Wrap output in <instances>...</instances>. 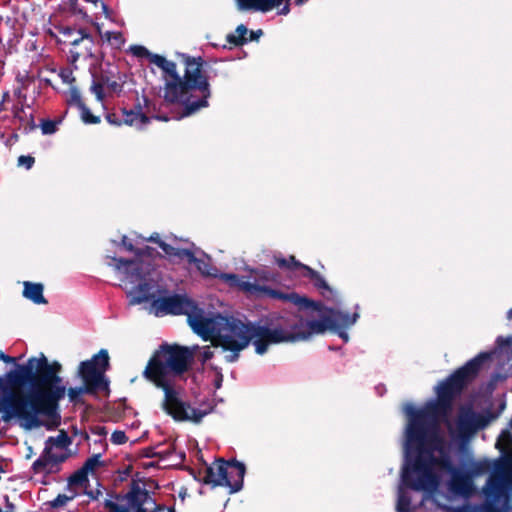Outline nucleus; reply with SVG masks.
Instances as JSON below:
<instances>
[{
    "instance_id": "1",
    "label": "nucleus",
    "mask_w": 512,
    "mask_h": 512,
    "mask_svg": "<svg viewBox=\"0 0 512 512\" xmlns=\"http://www.w3.org/2000/svg\"><path fill=\"white\" fill-rule=\"evenodd\" d=\"M497 347L492 352L480 353L436 387L437 399L431 400L421 409L412 404L403 408L408 417L405 429L404 464L398 486L397 512H410V497L407 488L433 493L440 484V473L449 474L447 489L454 495L468 497L475 491L474 478L490 470L488 460L467 457L456 467L447 451L440 426L445 424L452 437L467 439L479 429L486 427L497 415L482 414L462 407L455 426L449 420L453 400L465 385L476 376L483 364L495 354L512 359V336L498 337Z\"/></svg>"
},
{
    "instance_id": "2",
    "label": "nucleus",
    "mask_w": 512,
    "mask_h": 512,
    "mask_svg": "<svg viewBox=\"0 0 512 512\" xmlns=\"http://www.w3.org/2000/svg\"><path fill=\"white\" fill-rule=\"evenodd\" d=\"M113 263H109L120 273L122 281L137 284L127 292L131 305L140 304L153 300L150 305V312L157 317L167 314L187 316L188 323L192 330L205 341L210 340L214 347H220L222 339V328L225 326L226 317L219 314L208 317L203 309L199 308L186 295L165 296L166 290L151 278L150 263H146L137 257L134 260H124L112 257Z\"/></svg>"
},
{
    "instance_id": "3",
    "label": "nucleus",
    "mask_w": 512,
    "mask_h": 512,
    "mask_svg": "<svg viewBox=\"0 0 512 512\" xmlns=\"http://www.w3.org/2000/svg\"><path fill=\"white\" fill-rule=\"evenodd\" d=\"M60 370L58 362L49 363L43 354L30 358L20 370L22 382L28 385L26 394L11 392L0 399L3 420L17 419L21 427L31 430L43 425L40 416L55 417L58 402L66 394Z\"/></svg>"
},
{
    "instance_id": "4",
    "label": "nucleus",
    "mask_w": 512,
    "mask_h": 512,
    "mask_svg": "<svg viewBox=\"0 0 512 512\" xmlns=\"http://www.w3.org/2000/svg\"><path fill=\"white\" fill-rule=\"evenodd\" d=\"M198 346L163 345L148 362L143 375L164 392L163 410L176 421L199 423L213 410L210 402L191 404L177 381L188 369Z\"/></svg>"
},
{
    "instance_id": "5",
    "label": "nucleus",
    "mask_w": 512,
    "mask_h": 512,
    "mask_svg": "<svg viewBox=\"0 0 512 512\" xmlns=\"http://www.w3.org/2000/svg\"><path fill=\"white\" fill-rule=\"evenodd\" d=\"M304 336L301 317L295 314L273 316L266 321L254 323L226 317L220 347L224 352H229L225 359L232 363L238 360L240 352L250 342L255 352L263 355L270 345L300 342Z\"/></svg>"
},
{
    "instance_id": "6",
    "label": "nucleus",
    "mask_w": 512,
    "mask_h": 512,
    "mask_svg": "<svg viewBox=\"0 0 512 512\" xmlns=\"http://www.w3.org/2000/svg\"><path fill=\"white\" fill-rule=\"evenodd\" d=\"M165 73L164 98L170 103H182L184 116H189L208 106L210 85L202 69L201 58L187 59L184 78L181 79L176 64L166 60L160 68Z\"/></svg>"
},
{
    "instance_id": "7",
    "label": "nucleus",
    "mask_w": 512,
    "mask_h": 512,
    "mask_svg": "<svg viewBox=\"0 0 512 512\" xmlns=\"http://www.w3.org/2000/svg\"><path fill=\"white\" fill-rule=\"evenodd\" d=\"M221 277L229 287L237 288L251 296L284 297L282 293L269 287L270 283H278L279 277L277 273L267 268L251 269L250 276L247 278L239 277L237 274H223Z\"/></svg>"
},
{
    "instance_id": "8",
    "label": "nucleus",
    "mask_w": 512,
    "mask_h": 512,
    "mask_svg": "<svg viewBox=\"0 0 512 512\" xmlns=\"http://www.w3.org/2000/svg\"><path fill=\"white\" fill-rule=\"evenodd\" d=\"M359 314L357 312L352 315L340 310L325 308L321 311V318L305 321L301 318V327L304 332L303 341L308 340L314 334H322L326 330L336 332L344 342H348L349 336L346 329L353 326Z\"/></svg>"
},
{
    "instance_id": "9",
    "label": "nucleus",
    "mask_w": 512,
    "mask_h": 512,
    "mask_svg": "<svg viewBox=\"0 0 512 512\" xmlns=\"http://www.w3.org/2000/svg\"><path fill=\"white\" fill-rule=\"evenodd\" d=\"M105 508L109 512H158L164 510L158 505L149 492L139 485H133L125 495H116L105 500Z\"/></svg>"
},
{
    "instance_id": "10",
    "label": "nucleus",
    "mask_w": 512,
    "mask_h": 512,
    "mask_svg": "<svg viewBox=\"0 0 512 512\" xmlns=\"http://www.w3.org/2000/svg\"><path fill=\"white\" fill-rule=\"evenodd\" d=\"M245 471V465L241 462L220 459L205 469L204 482L228 487L230 493H235L243 487Z\"/></svg>"
},
{
    "instance_id": "11",
    "label": "nucleus",
    "mask_w": 512,
    "mask_h": 512,
    "mask_svg": "<svg viewBox=\"0 0 512 512\" xmlns=\"http://www.w3.org/2000/svg\"><path fill=\"white\" fill-rule=\"evenodd\" d=\"M148 240L157 243L163 250V252L170 258L186 260L190 264H195L197 270L203 276L219 278L220 280H222L221 275H223L224 273H220L218 269L212 265L210 258L208 256L205 255V258H197L195 256L194 250H196V248L194 247V245H192L193 249L174 246L164 241H161L157 233L151 235Z\"/></svg>"
},
{
    "instance_id": "12",
    "label": "nucleus",
    "mask_w": 512,
    "mask_h": 512,
    "mask_svg": "<svg viewBox=\"0 0 512 512\" xmlns=\"http://www.w3.org/2000/svg\"><path fill=\"white\" fill-rule=\"evenodd\" d=\"M108 366L109 355L105 349H101L90 360L80 363L78 373L87 390H105L108 388V382L104 377Z\"/></svg>"
},
{
    "instance_id": "13",
    "label": "nucleus",
    "mask_w": 512,
    "mask_h": 512,
    "mask_svg": "<svg viewBox=\"0 0 512 512\" xmlns=\"http://www.w3.org/2000/svg\"><path fill=\"white\" fill-rule=\"evenodd\" d=\"M484 493L494 502L508 506L512 493V475L506 472L492 474L484 487Z\"/></svg>"
},
{
    "instance_id": "14",
    "label": "nucleus",
    "mask_w": 512,
    "mask_h": 512,
    "mask_svg": "<svg viewBox=\"0 0 512 512\" xmlns=\"http://www.w3.org/2000/svg\"><path fill=\"white\" fill-rule=\"evenodd\" d=\"M68 457V451L45 445L42 455L33 463L35 473H50Z\"/></svg>"
},
{
    "instance_id": "15",
    "label": "nucleus",
    "mask_w": 512,
    "mask_h": 512,
    "mask_svg": "<svg viewBox=\"0 0 512 512\" xmlns=\"http://www.w3.org/2000/svg\"><path fill=\"white\" fill-rule=\"evenodd\" d=\"M94 40L90 34L84 32L78 36V40L72 41L69 49V61L76 63L80 59H86L93 56Z\"/></svg>"
},
{
    "instance_id": "16",
    "label": "nucleus",
    "mask_w": 512,
    "mask_h": 512,
    "mask_svg": "<svg viewBox=\"0 0 512 512\" xmlns=\"http://www.w3.org/2000/svg\"><path fill=\"white\" fill-rule=\"evenodd\" d=\"M275 262L281 268H287L289 270L301 269L304 271V275L315 281V284L319 287L327 288L325 280L312 268L298 262L294 256L284 258L275 256Z\"/></svg>"
},
{
    "instance_id": "17",
    "label": "nucleus",
    "mask_w": 512,
    "mask_h": 512,
    "mask_svg": "<svg viewBox=\"0 0 512 512\" xmlns=\"http://www.w3.org/2000/svg\"><path fill=\"white\" fill-rule=\"evenodd\" d=\"M285 0H237L240 10L267 12L280 6Z\"/></svg>"
},
{
    "instance_id": "18",
    "label": "nucleus",
    "mask_w": 512,
    "mask_h": 512,
    "mask_svg": "<svg viewBox=\"0 0 512 512\" xmlns=\"http://www.w3.org/2000/svg\"><path fill=\"white\" fill-rule=\"evenodd\" d=\"M23 295L35 304H46L47 301L43 296V285L39 283L24 282Z\"/></svg>"
},
{
    "instance_id": "19",
    "label": "nucleus",
    "mask_w": 512,
    "mask_h": 512,
    "mask_svg": "<svg viewBox=\"0 0 512 512\" xmlns=\"http://www.w3.org/2000/svg\"><path fill=\"white\" fill-rule=\"evenodd\" d=\"M122 120L123 124L136 126L138 128L144 127L149 122V118L139 110H124Z\"/></svg>"
},
{
    "instance_id": "20",
    "label": "nucleus",
    "mask_w": 512,
    "mask_h": 512,
    "mask_svg": "<svg viewBox=\"0 0 512 512\" xmlns=\"http://www.w3.org/2000/svg\"><path fill=\"white\" fill-rule=\"evenodd\" d=\"M70 444L71 440L67 433L61 431L56 437H49L45 445L68 451Z\"/></svg>"
},
{
    "instance_id": "21",
    "label": "nucleus",
    "mask_w": 512,
    "mask_h": 512,
    "mask_svg": "<svg viewBox=\"0 0 512 512\" xmlns=\"http://www.w3.org/2000/svg\"><path fill=\"white\" fill-rule=\"evenodd\" d=\"M88 482V473L83 469H79L68 480V485L71 489H84Z\"/></svg>"
},
{
    "instance_id": "22",
    "label": "nucleus",
    "mask_w": 512,
    "mask_h": 512,
    "mask_svg": "<svg viewBox=\"0 0 512 512\" xmlns=\"http://www.w3.org/2000/svg\"><path fill=\"white\" fill-rule=\"evenodd\" d=\"M453 512H501V511L495 509L490 504H486V503H483V504L466 503L460 507L455 508Z\"/></svg>"
},
{
    "instance_id": "23",
    "label": "nucleus",
    "mask_w": 512,
    "mask_h": 512,
    "mask_svg": "<svg viewBox=\"0 0 512 512\" xmlns=\"http://www.w3.org/2000/svg\"><path fill=\"white\" fill-rule=\"evenodd\" d=\"M100 35L102 40L108 42L109 44L117 48L121 47L125 41L122 33L118 31H100Z\"/></svg>"
},
{
    "instance_id": "24",
    "label": "nucleus",
    "mask_w": 512,
    "mask_h": 512,
    "mask_svg": "<svg viewBox=\"0 0 512 512\" xmlns=\"http://www.w3.org/2000/svg\"><path fill=\"white\" fill-rule=\"evenodd\" d=\"M84 32H85V30H83V29L77 30V29H74V28H71V27H62L60 29V33L64 37L62 42L64 44H67V45H70V46H72V41L73 40H78V36H81Z\"/></svg>"
},
{
    "instance_id": "25",
    "label": "nucleus",
    "mask_w": 512,
    "mask_h": 512,
    "mask_svg": "<svg viewBox=\"0 0 512 512\" xmlns=\"http://www.w3.org/2000/svg\"><path fill=\"white\" fill-rule=\"evenodd\" d=\"M247 32H248L247 27L244 26L243 24H241L236 28L235 33L229 34L227 36V40L230 44H234V45L243 44L244 42H246L245 36H246Z\"/></svg>"
},
{
    "instance_id": "26",
    "label": "nucleus",
    "mask_w": 512,
    "mask_h": 512,
    "mask_svg": "<svg viewBox=\"0 0 512 512\" xmlns=\"http://www.w3.org/2000/svg\"><path fill=\"white\" fill-rule=\"evenodd\" d=\"M60 123V119H42L39 124V127L43 135H52L58 130V126Z\"/></svg>"
},
{
    "instance_id": "27",
    "label": "nucleus",
    "mask_w": 512,
    "mask_h": 512,
    "mask_svg": "<svg viewBox=\"0 0 512 512\" xmlns=\"http://www.w3.org/2000/svg\"><path fill=\"white\" fill-rule=\"evenodd\" d=\"M81 109V118L84 123L86 124H96L100 122V118L97 116H94L90 109L87 108L84 104L80 106Z\"/></svg>"
},
{
    "instance_id": "28",
    "label": "nucleus",
    "mask_w": 512,
    "mask_h": 512,
    "mask_svg": "<svg viewBox=\"0 0 512 512\" xmlns=\"http://www.w3.org/2000/svg\"><path fill=\"white\" fill-rule=\"evenodd\" d=\"M512 444V434L509 429L503 430L497 440V446L507 448Z\"/></svg>"
},
{
    "instance_id": "29",
    "label": "nucleus",
    "mask_w": 512,
    "mask_h": 512,
    "mask_svg": "<svg viewBox=\"0 0 512 512\" xmlns=\"http://www.w3.org/2000/svg\"><path fill=\"white\" fill-rule=\"evenodd\" d=\"M100 463V455H94L86 460L82 468L89 474L99 467Z\"/></svg>"
},
{
    "instance_id": "30",
    "label": "nucleus",
    "mask_w": 512,
    "mask_h": 512,
    "mask_svg": "<svg viewBox=\"0 0 512 512\" xmlns=\"http://www.w3.org/2000/svg\"><path fill=\"white\" fill-rule=\"evenodd\" d=\"M128 441L124 431L116 430L111 435V442L115 445H122Z\"/></svg>"
},
{
    "instance_id": "31",
    "label": "nucleus",
    "mask_w": 512,
    "mask_h": 512,
    "mask_svg": "<svg viewBox=\"0 0 512 512\" xmlns=\"http://www.w3.org/2000/svg\"><path fill=\"white\" fill-rule=\"evenodd\" d=\"M130 51L134 56L145 57L147 59L151 54V52L146 47L141 45L131 46Z\"/></svg>"
},
{
    "instance_id": "32",
    "label": "nucleus",
    "mask_w": 512,
    "mask_h": 512,
    "mask_svg": "<svg viewBox=\"0 0 512 512\" xmlns=\"http://www.w3.org/2000/svg\"><path fill=\"white\" fill-rule=\"evenodd\" d=\"M75 496V493L71 496L67 495H58L53 501H51V506L54 508L64 506L68 501L72 500Z\"/></svg>"
},
{
    "instance_id": "33",
    "label": "nucleus",
    "mask_w": 512,
    "mask_h": 512,
    "mask_svg": "<svg viewBox=\"0 0 512 512\" xmlns=\"http://www.w3.org/2000/svg\"><path fill=\"white\" fill-rule=\"evenodd\" d=\"M85 391H88L85 387H73L68 389V397L70 401H76Z\"/></svg>"
},
{
    "instance_id": "34",
    "label": "nucleus",
    "mask_w": 512,
    "mask_h": 512,
    "mask_svg": "<svg viewBox=\"0 0 512 512\" xmlns=\"http://www.w3.org/2000/svg\"><path fill=\"white\" fill-rule=\"evenodd\" d=\"M122 245L127 251L134 252L137 256L141 255L140 249L136 248L127 236H123Z\"/></svg>"
},
{
    "instance_id": "35",
    "label": "nucleus",
    "mask_w": 512,
    "mask_h": 512,
    "mask_svg": "<svg viewBox=\"0 0 512 512\" xmlns=\"http://www.w3.org/2000/svg\"><path fill=\"white\" fill-rule=\"evenodd\" d=\"M148 60H149L150 63L156 65L159 68H161L164 65V63H165V61L167 59L165 57L161 56V55L151 53L150 56L148 57Z\"/></svg>"
},
{
    "instance_id": "36",
    "label": "nucleus",
    "mask_w": 512,
    "mask_h": 512,
    "mask_svg": "<svg viewBox=\"0 0 512 512\" xmlns=\"http://www.w3.org/2000/svg\"><path fill=\"white\" fill-rule=\"evenodd\" d=\"M91 432L94 434V435H97L100 437V441L102 439H105V437L107 436L108 434V431L106 429L105 426H101V425H97V426H94L92 429H91Z\"/></svg>"
},
{
    "instance_id": "37",
    "label": "nucleus",
    "mask_w": 512,
    "mask_h": 512,
    "mask_svg": "<svg viewBox=\"0 0 512 512\" xmlns=\"http://www.w3.org/2000/svg\"><path fill=\"white\" fill-rule=\"evenodd\" d=\"M59 76L64 83L71 84L74 81L73 73L68 69L62 70Z\"/></svg>"
},
{
    "instance_id": "38",
    "label": "nucleus",
    "mask_w": 512,
    "mask_h": 512,
    "mask_svg": "<svg viewBox=\"0 0 512 512\" xmlns=\"http://www.w3.org/2000/svg\"><path fill=\"white\" fill-rule=\"evenodd\" d=\"M70 96H71V101H73L74 103H76L79 107L81 105H83L82 101H81V95H80V92L76 89V88H71L70 90Z\"/></svg>"
},
{
    "instance_id": "39",
    "label": "nucleus",
    "mask_w": 512,
    "mask_h": 512,
    "mask_svg": "<svg viewBox=\"0 0 512 512\" xmlns=\"http://www.w3.org/2000/svg\"><path fill=\"white\" fill-rule=\"evenodd\" d=\"M91 89L93 93H95V95L97 96V99L101 101L103 98V86L99 83H94Z\"/></svg>"
},
{
    "instance_id": "40",
    "label": "nucleus",
    "mask_w": 512,
    "mask_h": 512,
    "mask_svg": "<svg viewBox=\"0 0 512 512\" xmlns=\"http://www.w3.org/2000/svg\"><path fill=\"white\" fill-rule=\"evenodd\" d=\"M106 119L110 124H114V125L123 124L122 118L120 119L116 114H107Z\"/></svg>"
},
{
    "instance_id": "41",
    "label": "nucleus",
    "mask_w": 512,
    "mask_h": 512,
    "mask_svg": "<svg viewBox=\"0 0 512 512\" xmlns=\"http://www.w3.org/2000/svg\"><path fill=\"white\" fill-rule=\"evenodd\" d=\"M222 381H223V375L222 373L217 369L215 368V380H214V385H215V388L216 389H219L222 385Z\"/></svg>"
},
{
    "instance_id": "42",
    "label": "nucleus",
    "mask_w": 512,
    "mask_h": 512,
    "mask_svg": "<svg viewBox=\"0 0 512 512\" xmlns=\"http://www.w3.org/2000/svg\"><path fill=\"white\" fill-rule=\"evenodd\" d=\"M213 357V351L209 346H206L203 348L202 351V360L203 362H206L207 360L211 359Z\"/></svg>"
},
{
    "instance_id": "43",
    "label": "nucleus",
    "mask_w": 512,
    "mask_h": 512,
    "mask_svg": "<svg viewBox=\"0 0 512 512\" xmlns=\"http://www.w3.org/2000/svg\"><path fill=\"white\" fill-rule=\"evenodd\" d=\"M0 360L6 362V363H13L14 362V358L8 356V355H5L2 351H0Z\"/></svg>"
},
{
    "instance_id": "44",
    "label": "nucleus",
    "mask_w": 512,
    "mask_h": 512,
    "mask_svg": "<svg viewBox=\"0 0 512 512\" xmlns=\"http://www.w3.org/2000/svg\"><path fill=\"white\" fill-rule=\"evenodd\" d=\"M68 4L71 10L74 12L77 10L78 0H68Z\"/></svg>"
},
{
    "instance_id": "45",
    "label": "nucleus",
    "mask_w": 512,
    "mask_h": 512,
    "mask_svg": "<svg viewBox=\"0 0 512 512\" xmlns=\"http://www.w3.org/2000/svg\"><path fill=\"white\" fill-rule=\"evenodd\" d=\"M34 162H18L19 166H23L26 170H30L32 168Z\"/></svg>"
},
{
    "instance_id": "46",
    "label": "nucleus",
    "mask_w": 512,
    "mask_h": 512,
    "mask_svg": "<svg viewBox=\"0 0 512 512\" xmlns=\"http://www.w3.org/2000/svg\"><path fill=\"white\" fill-rule=\"evenodd\" d=\"M18 160L19 161H22V160H34V158H32L31 156L21 155V156L18 157Z\"/></svg>"
},
{
    "instance_id": "47",
    "label": "nucleus",
    "mask_w": 512,
    "mask_h": 512,
    "mask_svg": "<svg viewBox=\"0 0 512 512\" xmlns=\"http://www.w3.org/2000/svg\"><path fill=\"white\" fill-rule=\"evenodd\" d=\"M505 407H506L505 402L501 400L499 403V413H501L505 409Z\"/></svg>"
},
{
    "instance_id": "48",
    "label": "nucleus",
    "mask_w": 512,
    "mask_h": 512,
    "mask_svg": "<svg viewBox=\"0 0 512 512\" xmlns=\"http://www.w3.org/2000/svg\"><path fill=\"white\" fill-rule=\"evenodd\" d=\"M101 7L103 9V12L108 16V7L105 3L101 2Z\"/></svg>"
},
{
    "instance_id": "49",
    "label": "nucleus",
    "mask_w": 512,
    "mask_h": 512,
    "mask_svg": "<svg viewBox=\"0 0 512 512\" xmlns=\"http://www.w3.org/2000/svg\"><path fill=\"white\" fill-rule=\"evenodd\" d=\"M84 1H85V2H87V3H91V4H93L94 6H97V5H98V2H99V0H84Z\"/></svg>"
},
{
    "instance_id": "50",
    "label": "nucleus",
    "mask_w": 512,
    "mask_h": 512,
    "mask_svg": "<svg viewBox=\"0 0 512 512\" xmlns=\"http://www.w3.org/2000/svg\"><path fill=\"white\" fill-rule=\"evenodd\" d=\"M288 12H289V8H288V6L286 5V6H284V7L282 8V10H281V14H287Z\"/></svg>"
},
{
    "instance_id": "51",
    "label": "nucleus",
    "mask_w": 512,
    "mask_h": 512,
    "mask_svg": "<svg viewBox=\"0 0 512 512\" xmlns=\"http://www.w3.org/2000/svg\"><path fill=\"white\" fill-rule=\"evenodd\" d=\"M376 389H377V391H378V393H379L380 395H382V394H383V392L385 391V388H384L383 386H381V387L379 386V387H377Z\"/></svg>"
},
{
    "instance_id": "52",
    "label": "nucleus",
    "mask_w": 512,
    "mask_h": 512,
    "mask_svg": "<svg viewBox=\"0 0 512 512\" xmlns=\"http://www.w3.org/2000/svg\"><path fill=\"white\" fill-rule=\"evenodd\" d=\"M508 319L512 320V308L507 313Z\"/></svg>"
},
{
    "instance_id": "53",
    "label": "nucleus",
    "mask_w": 512,
    "mask_h": 512,
    "mask_svg": "<svg viewBox=\"0 0 512 512\" xmlns=\"http://www.w3.org/2000/svg\"><path fill=\"white\" fill-rule=\"evenodd\" d=\"M305 2H306V0H296L297 5H302Z\"/></svg>"
},
{
    "instance_id": "54",
    "label": "nucleus",
    "mask_w": 512,
    "mask_h": 512,
    "mask_svg": "<svg viewBox=\"0 0 512 512\" xmlns=\"http://www.w3.org/2000/svg\"><path fill=\"white\" fill-rule=\"evenodd\" d=\"M99 494H101V492L98 490V491L96 492V495H92V494H91V496H92V498H97Z\"/></svg>"
},
{
    "instance_id": "55",
    "label": "nucleus",
    "mask_w": 512,
    "mask_h": 512,
    "mask_svg": "<svg viewBox=\"0 0 512 512\" xmlns=\"http://www.w3.org/2000/svg\"><path fill=\"white\" fill-rule=\"evenodd\" d=\"M169 512H175L174 508H169Z\"/></svg>"
},
{
    "instance_id": "56",
    "label": "nucleus",
    "mask_w": 512,
    "mask_h": 512,
    "mask_svg": "<svg viewBox=\"0 0 512 512\" xmlns=\"http://www.w3.org/2000/svg\"><path fill=\"white\" fill-rule=\"evenodd\" d=\"M3 384V380L2 378H0V386Z\"/></svg>"
},
{
    "instance_id": "57",
    "label": "nucleus",
    "mask_w": 512,
    "mask_h": 512,
    "mask_svg": "<svg viewBox=\"0 0 512 512\" xmlns=\"http://www.w3.org/2000/svg\"><path fill=\"white\" fill-rule=\"evenodd\" d=\"M510 427L512 428V419L510 420Z\"/></svg>"
}]
</instances>
